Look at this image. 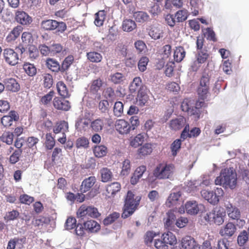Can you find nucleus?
Listing matches in <instances>:
<instances>
[{"mask_svg": "<svg viewBox=\"0 0 249 249\" xmlns=\"http://www.w3.org/2000/svg\"><path fill=\"white\" fill-rule=\"evenodd\" d=\"M141 199V196H135L131 191H128L124 198L122 218L126 219L132 215L138 209Z\"/></svg>", "mask_w": 249, "mask_h": 249, "instance_id": "f257e3e1", "label": "nucleus"}, {"mask_svg": "<svg viewBox=\"0 0 249 249\" xmlns=\"http://www.w3.org/2000/svg\"><path fill=\"white\" fill-rule=\"evenodd\" d=\"M215 185H223L233 189L237 184V174L232 168H226L222 170L219 176L215 180Z\"/></svg>", "mask_w": 249, "mask_h": 249, "instance_id": "f03ea898", "label": "nucleus"}, {"mask_svg": "<svg viewBox=\"0 0 249 249\" xmlns=\"http://www.w3.org/2000/svg\"><path fill=\"white\" fill-rule=\"evenodd\" d=\"M175 166L173 164L162 162L157 165L153 171L154 177L158 179L171 178L173 175Z\"/></svg>", "mask_w": 249, "mask_h": 249, "instance_id": "7ed1b4c3", "label": "nucleus"}, {"mask_svg": "<svg viewBox=\"0 0 249 249\" xmlns=\"http://www.w3.org/2000/svg\"><path fill=\"white\" fill-rule=\"evenodd\" d=\"M226 212L223 208L215 207L204 216V219L210 224L221 225L224 222Z\"/></svg>", "mask_w": 249, "mask_h": 249, "instance_id": "20e7f679", "label": "nucleus"}, {"mask_svg": "<svg viewBox=\"0 0 249 249\" xmlns=\"http://www.w3.org/2000/svg\"><path fill=\"white\" fill-rule=\"evenodd\" d=\"M96 182V178L94 176H90L84 179L82 182L80 187V190L81 193H85L89 192V196L93 197L98 193V191L93 187Z\"/></svg>", "mask_w": 249, "mask_h": 249, "instance_id": "39448f33", "label": "nucleus"}, {"mask_svg": "<svg viewBox=\"0 0 249 249\" xmlns=\"http://www.w3.org/2000/svg\"><path fill=\"white\" fill-rule=\"evenodd\" d=\"M210 90V77L208 74L203 75L199 81V84L197 88V93L199 99L204 100L209 94Z\"/></svg>", "mask_w": 249, "mask_h": 249, "instance_id": "423d86ee", "label": "nucleus"}, {"mask_svg": "<svg viewBox=\"0 0 249 249\" xmlns=\"http://www.w3.org/2000/svg\"><path fill=\"white\" fill-rule=\"evenodd\" d=\"M41 28L45 30H56L57 33H63L67 29L65 22H58L55 20L47 19L43 20L41 23Z\"/></svg>", "mask_w": 249, "mask_h": 249, "instance_id": "0eeeda50", "label": "nucleus"}, {"mask_svg": "<svg viewBox=\"0 0 249 249\" xmlns=\"http://www.w3.org/2000/svg\"><path fill=\"white\" fill-rule=\"evenodd\" d=\"M100 215L101 214L96 208L94 206H87L84 204L81 205L77 212V217L80 218L86 215L92 218H98Z\"/></svg>", "mask_w": 249, "mask_h": 249, "instance_id": "6e6552de", "label": "nucleus"}, {"mask_svg": "<svg viewBox=\"0 0 249 249\" xmlns=\"http://www.w3.org/2000/svg\"><path fill=\"white\" fill-rule=\"evenodd\" d=\"M11 48H6L3 50V57L6 63L10 66H15L18 63L19 60L18 52Z\"/></svg>", "mask_w": 249, "mask_h": 249, "instance_id": "1a4fd4ad", "label": "nucleus"}, {"mask_svg": "<svg viewBox=\"0 0 249 249\" xmlns=\"http://www.w3.org/2000/svg\"><path fill=\"white\" fill-rule=\"evenodd\" d=\"M19 120V115L15 110L10 111L8 115L3 116L1 119V123L5 127L11 126L14 122H17Z\"/></svg>", "mask_w": 249, "mask_h": 249, "instance_id": "9d476101", "label": "nucleus"}, {"mask_svg": "<svg viewBox=\"0 0 249 249\" xmlns=\"http://www.w3.org/2000/svg\"><path fill=\"white\" fill-rule=\"evenodd\" d=\"M115 128L122 135L129 134L131 131L130 124L124 119L117 120L115 124Z\"/></svg>", "mask_w": 249, "mask_h": 249, "instance_id": "9b49d317", "label": "nucleus"}, {"mask_svg": "<svg viewBox=\"0 0 249 249\" xmlns=\"http://www.w3.org/2000/svg\"><path fill=\"white\" fill-rule=\"evenodd\" d=\"M15 19L17 22L22 25H29L33 21L32 17L23 11H17L16 12Z\"/></svg>", "mask_w": 249, "mask_h": 249, "instance_id": "f8f14e48", "label": "nucleus"}, {"mask_svg": "<svg viewBox=\"0 0 249 249\" xmlns=\"http://www.w3.org/2000/svg\"><path fill=\"white\" fill-rule=\"evenodd\" d=\"M181 246L184 249H200V246L191 236H186L182 239Z\"/></svg>", "mask_w": 249, "mask_h": 249, "instance_id": "ddd939ff", "label": "nucleus"}, {"mask_svg": "<svg viewBox=\"0 0 249 249\" xmlns=\"http://www.w3.org/2000/svg\"><path fill=\"white\" fill-rule=\"evenodd\" d=\"M54 107L58 109L68 111L71 108L70 102L59 97H55L53 100Z\"/></svg>", "mask_w": 249, "mask_h": 249, "instance_id": "4468645a", "label": "nucleus"}, {"mask_svg": "<svg viewBox=\"0 0 249 249\" xmlns=\"http://www.w3.org/2000/svg\"><path fill=\"white\" fill-rule=\"evenodd\" d=\"M225 208L230 218L233 220H238L240 218L241 213L238 208L230 203L225 205Z\"/></svg>", "mask_w": 249, "mask_h": 249, "instance_id": "2eb2a0df", "label": "nucleus"}, {"mask_svg": "<svg viewBox=\"0 0 249 249\" xmlns=\"http://www.w3.org/2000/svg\"><path fill=\"white\" fill-rule=\"evenodd\" d=\"M186 123L185 118L182 116H180L178 118L171 120L170 121L169 126L172 130H178L185 126Z\"/></svg>", "mask_w": 249, "mask_h": 249, "instance_id": "dca6fc26", "label": "nucleus"}, {"mask_svg": "<svg viewBox=\"0 0 249 249\" xmlns=\"http://www.w3.org/2000/svg\"><path fill=\"white\" fill-rule=\"evenodd\" d=\"M23 28L20 25L15 27L6 37V41L8 43H13L19 36L22 31Z\"/></svg>", "mask_w": 249, "mask_h": 249, "instance_id": "f3484780", "label": "nucleus"}, {"mask_svg": "<svg viewBox=\"0 0 249 249\" xmlns=\"http://www.w3.org/2000/svg\"><path fill=\"white\" fill-rule=\"evenodd\" d=\"M236 230V227L232 222H228L219 231V234L222 236L231 237L232 236Z\"/></svg>", "mask_w": 249, "mask_h": 249, "instance_id": "a211bd4d", "label": "nucleus"}, {"mask_svg": "<svg viewBox=\"0 0 249 249\" xmlns=\"http://www.w3.org/2000/svg\"><path fill=\"white\" fill-rule=\"evenodd\" d=\"M84 226L85 230L88 232H97L101 228L100 225L94 220H89L84 222Z\"/></svg>", "mask_w": 249, "mask_h": 249, "instance_id": "6ab92c4d", "label": "nucleus"}, {"mask_svg": "<svg viewBox=\"0 0 249 249\" xmlns=\"http://www.w3.org/2000/svg\"><path fill=\"white\" fill-rule=\"evenodd\" d=\"M201 195L203 198L212 204L215 205L218 202V199H217V197L214 196V193L213 191L203 190L201 191Z\"/></svg>", "mask_w": 249, "mask_h": 249, "instance_id": "aec40b11", "label": "nucleus"}, {"mask_svg": "<svg viewBox=\"0 0 249 249\" xmlns=\"http://www.w3.org/2000/svg\"><path fill=\"white\" fill-rule=\"evenodd\" d=\"M4 84L5 88L8 90L12 92H18L20 90V85L14 78H11L6 79Z\"/></svg>", "mask_w": 249, "mask_h": 249, "instance_id": "412c9836", "label": "nucleus"}, {"mask_svg": "<svg viewBox=\"0 0 249 249\" xmlns=\"http://www.w3.org/2000/svg\"><path fill=\"white\" fill-rule=\"evenodd\" d=\"M45 65L49 70L55 73L60 72V65L59 62L53 58H47L45 61Z\"/></svg>", "mask_w": 249, "mask_h": 249, "instance_id": "4be33fe9", "label": "nucleus"}, {"mask_svg": "<svg viewBox=\"0 0 249 249\" xmlns=\"http://www.w3.org/2000/svg\"><path fill=\"white\" fill-rule=\"evenodd\" d=\"M121 188V185L118 182H114L107 185L106 191L107 196L109 197H114L117 193L119 192Z\"/></svg>", "mask_w": 249, "mask_h": 249, "instance_id": "5701e85b", "label": "nucleus"}, {"mask_svg": "<svg viewBox=\"0 0 249 249\" xmlns=\"http://www.w3.org/2000/svg\"><path fill=\"white\" fill-rule=\"evenodd\" d=\"M107 15V12L104 10H100L95 14L94 22L96 26L101 27L103 25Z\"/></svg>", "mask_w": 249, "mask_h": 249, "instance_id": "b1692460", "label": "nucleus"}, {"mask_svg": "<svg viewBox=\"0 0 249 249\" xmlns=\"http://www.w3.org/2000/svg\"><path fill=\"white\" fill-rule=\"evenodd\" d=\"M68 123L65 121H62L59 122H57L55 124L53 128V132L55 134H58L59 133L64 134L68 131Z\"/></svg>", "mask_w": 249, "mask_h": 249, "instance_id": "393cba45", "label": "nucleus"}, {"mask_svg": "<svg viewBox=\"0 0 249 249\" xmlns=\"http://www.w3.org/2000/svg\"><path fill=\"white\" fill-rule=\"evenodd\" d=\"M144 140L145 136L144 134H138L134 138H131L130 139L129 145L133 147L137 148L142 145L144 142Z\"/></svg>", "mask_w": 249, "mask_h": 249, "instance_id": "a878e982", "label": "nucleus"}, {"mask_svg": "<svg viewBox=\"0 0 249 249\" xmlns=\"http://www.w3.org/2000/svg\"><path fill=\"white\" fill-rule=\"evenodd\" d=\"M152 144L146 143L138 149L137 154L140 158H142L150 155L152 152Z\"/></svg>", "mask_w": 249, "mask_h": 249, "instance_id": "bb28decb", "label": "nucleus"}, {"mask_svg": "<svg viewBox=\"0 0 249 249\" xmlns=\"http://www.w3.org/2000/svg\"><path fill=\"white\" fill-rule=\"evenodd\" d=\"M185 207L187 213L191 215L196 214L199 211V208L196 201L187 202Z\"/></svg>", "mask_w": 249, "mask_h": 249, "instance_id": "cd10ccee", "label": "nucleus"}, {"mask_svg": "<svg viewBox=\"0 0 249 249\" xmlns=\"http://www.w3.org/2000/svg\"><path fill=\"white\" fill-rule=\"evenodd\" d=\"M161 239L163 240V242L165 243L167 245H174L177 243V238L176 236L171 231L164 232L162 234Z\"/></svg>", "mask_w": 249, "mask_h": 249, "instance_id": "c85d7f7f", "label": "nucleus"}, {"mask_svg": "<svg viewBox=\"0 0 249 249\" xmlns=\"http://www.w3.org/2000/svg\"><path fill=\"white\" fill-rule=\"evenodd\" d=\"M56 89L58 94L63 98H69L70 96L69 90L63 81H59L57 83Z\"/></svg>", "mask_w": 249, "mask_h": 249, "instance_id": "c756f323", "label": "nucleus"}, {"mask_svg": "<svg viewBox=\"0 0 249 249\" xmlns=\"http://www.w3.org/2000/svg\"><path fill=\"white\" fill-rule=\"evenodd\" d=\"M185 55L186 52L183 47H176L174 52V59L178 63L180 62L185 57Z\"/></svg>", "mask_w": 249, "mask_h": 249, "instance_id": "7c9ffc66", "label": "nucleus"}, {"mask_svg": "<svg viewBox=\"0 0 249 249\" xmlns=\"http://www.w3.org/2000/svg\"><path fill=\"white\" fill-rule=\"evenodd\" d=\"M103 80L100 77L92 80L89 87L90 92L93 94L96 93L103 86Z\"/></svg>", "mask_w": 249, "mask_h": 249, "instance_id": "2f4dec72", "label": "nucleus"}, {"mask_svg": "<svg viewBox=\"0 0 249 249\" xmlns=\"http://www.w3.org/2000/svg\"><path fill=\"white\" fill-rule=\"evenodd\" d=\"M100 173L101 174V181L103 182H107L111 180L113 174L111 170L107 167L102 168Z\"/></svg>", "mask_w": 249, "mask_h": 249, "instance_id": "473e14b6", "label": "nucleus"}, {"mask_svg": "<svg viewBox=\"0 0 249 249\" xmlns=\"http://www.w3.org/2000/svg\"><path fill=\"white\" fill-rule=\"evenodd\" d=\"M104 118H98L91 122L90 127L92 130L96 132L101 131L104 127Z\"/></svg>", "mask_w": 249, "mask_h": 249, "instance_id": "72a5a7b5", "label": "nucleus"}, {"mask_svg": "<svg viewBox=\"0 0 249 249\" xmlns=\"http://www.w3.org/2000/svg\"><path fill=\"white\" fill-rule=\"evenodd\" d=\"M122 29L125 32H131L136 28L137 25L134 21L130 19H124L122 23Z\"/></svg>", "mask_w": 249, "mask_h": 249, "instance_id": "f704fd0d", "label": "nucleus"}, {"mask_svg": "<svg viewBox=\"0 0 249 249\" xmlns=\"http://www.w3.org/2000/svg\"><path fill=\"white\" fill-rule=\"evenodd\" d=\"M73 57L72 55L66 57L60 65V72L62 74L66 72L73 63Z\"/></svg>", "mask_w": 249, "mask_h": 249, "instance_id": "c9c22d12", "label": "nucleus"}, {"mask_svg": "<svg viewBox=\"0 0 249 249\" xmlns=\"http://www.w3.org/2000/svg\"><path fill=\"white\" fill-rule=\"evenodd\" d=\"M86 55L88 60L92 63H99L101 62L103 59L101 53L94 51L87 53Z\"/></svg>", "mask_w": 249, "mask_h": 249, "instance_id": "e433bc0d", "label": "nucleus"}, {"mask_svg": "<svg viewBox=\"0 0 249 249\" xmlns=\"http://www.w3.org/2000/svg\"><path fill=\"white\" fill-rule=\"evenodd\" d=\"M181 194L178 191L176 193H171L166 200V204L167 206L170 207L175 205L181 196Z\"/></svg>", "mask_w": 249, "mask_h": 249, "instance_id": "4c0bfd02", "label": "nucleus"}, {"mask_svg": "<svg viewBox=\"0 0 249 249\" xmlns=\"http://www.w3.org/2000/svg\"><path fill=\"white\" fill-rule=\"evenodd\" d=\"M131 167L132 165L130 160L125 159L122 162L121 175L123 176L128 175L131 171Z\"/></svg>", "mask_w": 249, "mask_h": 249, "instance_id": "58836bf2", "label": "nucleus"}, {"mask_svg": "<svg viewBox=\"0 0 249 249\" xmlns=\"http://www.w3.org/2000/svg\"><path fill=\"white\" fill-rule=\"evenodd\" d=\"M93 153L96 157L102 158L107 155V148L103 145L95 146L93 148Z\"/></svg>", "mask_w": 249, "mask_h": 249, "instance_id": "ea45409f", "label": "nucleus"}, {"mask_svg": "<svg viewBox=\"0 0 249 249\" xmlns=\"http://www.w3.org/2000/svg\"><path fill=\"white\" fill-rule=\"evenodd\" d=\"M163 34V31L156 27H151L149 31V35L155 40L162 37Z\"/></svg>", "mask_w": 249, "mask_h": 249, "instance_id": "a19ab883", "label": "nucleus"}, {"mask_svg": "<svg viewBox=\"0 0 249 249\" xmlns=\"http://www.w3.org/2000/svg\"><path fill=\"white\" fill-rule=\"evenodd\" d=\"M120 216V214L118 212H114L109 214L103 220V224L106 226H108L114 222Z\"/></svg>", "mask_w": 249, "mask_h": 249, "instance_id": "79ce46f5", "label": "nucleus"}, {"mask_svg": "<svg viewBox=\"0 0 249 249\" xmlns=\"http://www.w3.org/2000/svg\"><path fill=\"white\" fill-rule=\"evenodd\" d=\"M175 17L177 23L182 22L185 21L189 16L188 12L186 9L178 11L175 14Z\"/></svg>", "mask_w": 249, "mask_h": 249, "instance_id": "37998d69", "label": "nucleus"}, {"mask_svg": "<svg viewBox=\"0 0 249 249\" xmlns=\"http://www.w3.org/2000/svg\"><path fill=\"white\" fill-rule=\"evenodd\" d=\"M54 94L55 93L53 90L50 91L47 94L40 98L39 100L40 104L44 106H48L51 102Z\"/></svg>", "mask_w": 249, "mask_h": 249, "instance_id": "c03bdc74", "label": "nucleus"}, {"mask_svg": "<svg viewBox=\"0 0 249 249\" xmlns=\"http://www.w3.org/2000/svg\"><path fill=\"white\" fill-rule=\"evenodd\" d=\"M23 69L26 73L29 76H34L36 74V68L33 64L24 63Z\"/></svg>", "mask_w": 249, "mask_h": 249, "instance_id": "a18cd8bd", "label": "nucleus"}, {"mask_svg": "<svg viewBox=\"0 0 249 249\" xmlns=\"http://www.w3.org/2000/svg\"><path fill=\"white\" fill-rule=\"evenodd\" d=\"M0 140L8 145H11L13 142L14 134L9 131L4 132L0 137Z\"/></svg>", "mask_w": 249, "mask_h": 249, "instance_id": "49530a36", "label": "nucleus"}, {"mask_svg": "<svg viewBox=\"0 0 249 249\" xmlns=\"http://www.w3.org/2000/svg\"><path fill=\"white\" fill-rule=\"evenodd\" d=\"M209 56V54L207 53V51L203 49V50L197 51L196 59L202 64H204L208 60Z\"/></svg>", "mask_w": 249, "mask_h": 249, "instance_id": "de8ad7c7", "label": "nucleus"}, {"mask_svg": "<svg viewBox=\"0 0 249 249\" xmlns=\"http://www.w3.org/2000/svg\"><path fill=\"white\" fill-rule=\"evenodd\" d=\"M134 17L138 22H144L147 21L149 18L148 15L143 11H138L134 14Z\"/></svg>", "mask_w": 249, "mask_h": 249, "instance_id": "09e8293b", "label": "nucleus"}, {"mask_svg": "<svg viewBox=\"0 0 249 249\" xmlns=\"http://www.w3.org/2000/svg\"><path fill=\"white\" fill-rule=\"evenodd\" d=\"M53 83V76L50 73H45L43 76V86L45 88L50 89Z\"/></svg>", "mask_w": 249, "mask_h": 249, "instance_id": "8fccbe9b", "label": "nucleus"}, {"mask_svg": "<svg viewBox=\"0 0 249 249\" xmlns=\"http://www.w3.org/2000/svg\"><path fill=\"white\" fill-rule=\"evenodd\" d=\"M176 217L174 213V212L170 210L167 213V218L165 221V226L167 228L172 227L173 225Z\"/></svg>", "mask_w": 249, "mask_h": 249, "instance_id": "3c124183", "label": "nucleus"}, {"mask_svg": "<svg viewBox=\"0 0 249 249\" xmlns=\"http://www.w3.org/2000/svg\"><path fill=\"white\" fill-rule=\"evenodd\" d=\"M125 79L124 76L120 72H116L110 75V80L115 84H120Z\"/></svg>", "mask_w": 249, "mask_h": 249, "instance_id": "603ef678", "label": "nucleus"}, {"mask_svg": "<svg viewBox=\"0 0 249 249\" xmlns=\"http://www.w3.org/2000/svg\"><path fill=\"white\" fill-rule=\"evenodd\" d=\"M21 39L22 43L25 45V46L30 45L33 41L32 34L28 32H24L22 33Z\"/></svg>", "mask_w": 249, "mask_h": 249, "instance_id": "864d4df0", "label": "nucleus"}, {"mask_svg": "<svg viewBox=\"0 0 249 249\" xmlns=\"http://www.w3.org/2000/svg\"><path fill=\"white\" fill-rule=\"evenodd\" d=\"M55 142L51 133H47L46 135L45 146L49 150L52 149L55 145Z\"/></svg>", "mask_w": 249, "mask_h": 249, "instance_id": "5fc2aeb1", "label": "nucleus"}, {"mask_svg": "<svg viewBox=\"0 0 249 249\" xmlns=\"http://www.w3.org/2000/svg\"><path fill=\"white\" fill-rule=\"evenodd\" d=\"M142 85V80L139 77H136L134 78L133 81L130 85V90L132 92H135L140 89Z\"/></svg>", "mask_w": 249, "mask_h": 249, "instance_id": "6e6d98bb", "label": "nucleus"}, {"mask_svg": "<svg viewBox=\"0 0 249 249\" xmlns=\"http://www.w3.org/2000/svg\"><path fill=\"white\" fill-rule=\"evenodd\" d=\"M19 215V213L18 211L13 210L12 211L8 212L6 213L4 217V219L7 221H13L17 219Z\"/></svg>", "mask_w": 249, "mask_h": 249, "instance_id": "4d7b16f0", "label": "nucleus"}, {"mask_svg": "<svg viewBox=\"0 0 249 249\" xmlns=\"http://www.w3.org/2000/svg\"><path fill=\"white\" fill-rule=\"evenodd\" d=\"M157 235V234L153 231H147L144 237L145 244L147 246H150L154 238Z\"/></svg>", "mask_w": 249, "mask_h": 249, "instance_id": "13d9d810", "label": "nucleus"}, {"mask_svg": "<svg viewBox=\"0 0 249 249\" xmlns=\"http://www.w3.org/2000/svg\"><path fill=\"white\" fill-rule=\"evenodd\" d=\"M124 110V105L121 102H116L114 106L113 112L116 116L119 117L122 115Z\"/></svg>", "mask_w": 249, "mask_h": 249, "instance_id": "bf43d9fd", "label": "nucleus"}, {"mask_svg": "<svg viewBox=\"0 0 249 249\" xmlns=\"http://www.w3.org/2000/svg\"><path fill=\"white\" fill-rule=\"evenodd\" d=\"M181 145V141L180 139H177L173 142L171 145V149L173 156H175L177 152L179 150Z\"/></svg>", "mask_w": 249, "mask_h": 249, "instance_id": "052dcab7", "label": "nucleus"}, {"mask_svg": "<svg viewBox=\"0 0 249 249\" xmlns=\"http://www.w3.org/2000/svg\"><path fill=\"white\" fill-rule=\"evenodd\" d=\"M89 140L87 138L82 137L79 138L76 141V146L77 148H87L89 146Z\"/></svg>", "mask_w": 249, "mask_h": 249, "instance_id": "680f3d73", "label": "nucleus"}, {"mask_svg": "<svg viewBox=\"0 0 249 249\" xmlns=\"http://www.w3.org/2000/svg\"><path fill=\"white\" fill-rule=\"evenodd\" d=\"M198 185L196 181H190L187 183L185 189L189 193H195L197 191Z\"/></svg>", "mask_w": 249, "mask_h": 249, "instance_id": "e2e57ef3", "label": "nucleus"}, {"mask_svg": "<svg viewBox=\"0 0 249 249\" xmlns=\"http://www.w3.org/2000/svg\"><path fill=\"white\" fill-rule=\"evenodd\" d=\"M22 152V149L16 150L9 158L10 162L12 164H15L19 160V157Z\"/></svg>", "mask_w": 249, "mask_h": 249, "instance_id": "0e129e2a", "label": "nucleus"}, {"mask_svg": "<svg viewBox=\"0 0 249 249\" xmlns=\"http://www.w3.org/2000/svg\"><path fill=\"white\" fill-rule=\"evenodd\" d=\"M249 236L246 231H242L237 237L238 244L241 246H243L248 240Z\"/></svg>", "mask_w": 249, "mask_h": 249, "instance_id": "69168bd1", "label": "nucleus"}, {"mask_svg": "<svg viewBox=\"0 0 249 249\" xmlns=\"http://www.w3.org/2000/svg\"><path fill=\"white\" fill-rule=\"evenodd\" d=\"M51 56H53L60 53L63 49V46L59 43L53 44L50 46Z\"/></svg>", "mask_w": 249, "mask_h": 249, "instance_id": "338daca9", "label": "nucleus"}, {"mask_svg": "<svg viewBox=\"0 0 249 249\" xmlns=\"http://www.w3.org/2000/svg\"><path fill=\"white\" fill-rule=\"evenodd\" d=\"M165 20L166 24L171 27H174L176 23H177V21H176L175 15L170 14L166 15L165 17Z\"/></svg>", "mask_w": 249, "mask_h": 249, "instance_id": "774afa93", "label": "nucleus"}]
</instances>
